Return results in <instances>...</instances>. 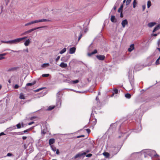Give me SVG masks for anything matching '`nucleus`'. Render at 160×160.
I'll return each instance as SVG.
<instances>
[{"label":"nucleus","mask_w":160,"mask_h":160,"mask_svg":"<svg viewBox=\"0 0 160 160\" xmlns=\"http://www.w3.org/2000/svg\"><path fill=\"white\" fill-rule=\"evenodd\" d=\"M93 120V124H95L97 122V120L96 119H94Z\"/></svg>","instance_id":"39"},{"label":"nucleus","mask_w":160,"mask_h":160,"mask_svg":"<svg viewBox=\"0 0 160 160\" xmlns=\"http://www.w3.org/2000/svg\"><path fill=\"white\" fill-rule=\"evenodd\" d=\"M34 122H30L28 123V125H31L32 124L34 123Z\"/></svg>","instance_id":"52"},{"label":"nucleus","mask_w":160,"mask_h":160,"mask_svg":"<svg viewBox=\"0 0 160 160\" xmlns=\"http://www.w3.org/2000/svg\"><path fill=\"white\" fill-rule=\"evenodd\" d=\"M56 150V153L58 155L60 153L59 150L58 149H57Z\"/></svg>","instance_id":"42"},{"label":"nucleus","mask_w":160,"mask_h":160,"mask_svg":"<svg viewBox=\"0 0 160 160\" xmlns=\"http://www.w3.org/2000/svg\"><path fill=\"white\" fill-rule=\"evenodd\" d=\"M117 7L115 6H114L113 7V9L114 10H115L116 9Z\"/></svg>","instance_id":"58"},{"label":"nucleus","mask_w":160,"mask_h":160,"mask_svg":"<svg viewBox=\"0 0 160 160\" xmlns=\"http://www.w3.org/2000/svg\"><path fill=\"white\" fill-rule=\"evenodd\" d=\"M81 154H82V156L83 155H85L86 154V152H83V153H81Z\"/></svg>","instance_id":"57"},{"label":"nucleus","mask_w":160,"mask_h":160,"mask_svg":"<svg viewBox=\"0 0 160 160\" xmlns=\"http://www.w3.org/2000/svg\"><path fill=\"white\" fill-rule=\"evenodd\" d=\"M30 41L29 39L27 40L24 42V45L25 46H28L29 45Z\"/></svg>","instance_id":"15"},{"label":"nucleus","mask_w":160,"mask_h":160,"mask_svg":"<svg viewBox=\"0 0 160 160\" xmlns=\"http://www.w3.org/2000/svg\"><path fill=\"white\" fill-rule=\"evenodd\" d=\"M113 92L114 94H117L118 92V90L117 89H115L113 90Z\"/></svg>","instance_id":"33"},{"label":"nucleus","mask_w":160,"mask_h":160,"mask_svg":"<svg viewBox=\"0 0 160 160\" xmlns=\"http://www.w3.org/2000/svg\"><path fill=\"white\" fill-rule=\"evenodd\" d=\"M30 33V32H29V30H28V31H26L25 32H24V33H23V34L24 35H26V34H27L28 33Z\"/></svg>","instance_id":"40"},{"label":"nucleus","mask_w":160,"mask_h":160,"mask_svg":"<svg viewBox=\"0 0 160 160\" xmlns=\"http://www.w3.org/2000/svg\"><path fill=\"white\" fill-rule=\"evenodd\" d=\"M55 106H49L48 108L47 109V110L48 111H51L54 109L55 108Z\"/></svg>","instance_id":"17"},{"label":"nucleus","mask_w":160,"mask_h":160,"mask_svg":"<svg viewBox=\"0 0 160 160\" xmlns=\"http://www.w3.org/2000/svg\"><path fill=\"white\" fill-rule=\"evenodd\" d=\"M7 55V53H4L2 54H0V60L5 58L3 57V56H5Z\"/></svg>","instance_id":"16"},{"label":"nucleus","mask_w":160,"mask_h":160,"mask_svg":"<svg viewBox=\"0 0 160 160\" xmlns=\"http://www.w3.org/2000/svg\"><path fill=\"white\" fill-rule=\"evenodd\" d=\"M103 155L106 157H108L109 156V154L108 152H104Z\"/></svg>","instance_id":"32"},{"label":"nucleus","mask_w":160,"mask_h":160,"mask_svg":"<svg viewBox=\"0 0 160 160\" xmlns=\"http://www.w3.org/2000/svg\"><path fill=\"white\" fill-rule=\"evenodd\" d=\"M114 93L113 92L112 93V95H111V97H112L114 95Z\"/></svg>","instance_id":"61"},{"label":"nucleus","mask_w":160,"mask_h":160,"mask_svg":"<svg viewBox=\"0 0 160 160\" xmlns=\"http://www.w3.org/2000/svg\"><path fill=\"white\" fill-rule=\"evenodd\" d=\"M157 49L160 52V48H158Z\"/></svg>","instance_id":"64"},{"label":"nucleus","mask_w":160,"mask_h":160,"mask_svg":"<svg viewBox=\"0 0 160 160\" xmlns=\"http://www.w3.org/2000/svg\"><path fill=\"white\" fill-rule=\"evenodd\" d=\"M19 98L21 99H25V98L24 95L22 93H21L20 96Z\"/></svg>","instance_id":"20"},{"label":"nucleus","mask_w":160,"mask_h":160,"mask_svg":"<svg viewBox=\"0 0 160 160\" xmlns=\"http://www.w3.org/2000/svg\"><path fill=\"white\" fill-rule=\"evenodd\" d=\"M121 148L120 146H112L110 148V152L113 155H116L120 151Z\"/></svg>","instance_id":"1"},{"label":"nucleus","mask_w":160,"mask_h":160,"mask_svg":"<svg viewBox=\"0 0 160 160\" xmlns=\"http://www.w3.org/2000/svg\"><path fill=\"white\" fill-rule=\"evenodd\" d=\"M86 131L88 133H89L91 131L89 129H86Z\"/></svg>","instance_id":"46"},{"label":"nucleus","mask_w":160,"mask_h":160,"mask_svg":"<svg viewBox=\"0 0 160 160\" xmlns=\"http://www.w3.org/2000/svg\"><path fill=\"white\" fill-rule=\"evenodd\" d=\"M42 133L43 135H45L46 133V132L44 130H42Z\"/></svg>","instance_id":"43"},{"label":"nucleus","mask_w":160,"mask_h":160,"mask_svg":"<svg viewBox=\"0 0 160 160\" xmlns=\"http://www.w3.org/2000/svg\"><path fill=\"white\" fill-rule=\"evenodd\" d=\"M49 63H44L42 65L41 67L42 68H45L49 66Z\"/></svg>","instance_id":"19"},{"label":"nucleus","mask_w":160,"mask_h":160,"mask_svg":"<svg viewBox=\"0 0 160 160\" xmlns=\"http://www.w3.org/2000/svg\"><path fill=\"white\" fill-rule=\"evenodd\" d=\"M97 58L99 60H103L105 58V56L103 55H97L96 56Z\"/></svg>","instance_id":"5"},{"label":"nucleus","mask_w":160,"mask_h":160,"mask_svg":"<svg viewBox=\"0 0 160 160\" xmlns=\"http://www.w3.org/2000/svg\"><path fill=\"white\" fill-rule=\"evenodd\" d=\"M82 156V154H81V153H78L77 154H76L74 157V159H76L78 158L81 157Z\"/></svg>","instance_id":"21"},{"label":"nucleus","mask_w":160,"mask_h":160,"mask_svg":"<svg viewBox=\"0 0 160 160\" xmlns=\"http://www.w3.org/2000/svg\"><path fill=\"white\" fill-rule=\"evenodd\" d=\"M156 24V22H151L149 23L148 24V26L150 27H152L154 25Z\"/></svg>","instance_id":"13"},{"label":"nucleus","mask_w":160,"mask_h":160,"mask_svg":"<svg viewBox=\"0 0 160 160\" xmlns=\"http://www.w3.org/2000/svg\"><path fill=\"white\" fill-rule=\"evenodd\" d=\"M125 97L128 98H130L131 97V95L129 93H127L125 94Z\"/></svg>","instance_id":"27"},{"label":"nucleus","mask_w":160,"mask_h":160,"mask_svg":"<svg viewBox=\"0 0 160 160\" xmlns=\"http://www.w3.org/2000/svg\"><path fill=\"white\" fill-rule=\"evenodd\" d=\"M27 138V137H26V136H23L22 137V138L23 140H25V139H26Z\"/></svg>","instance_id":"53"},{"label":"nucleus","mask_w":160,"mask_h":160,"mask_svg":"<svg viewBox=\"0 0 160 160\" xmlns=\"http://www.w3.org/2000/svg\"><path fill=\"white\" fill-rule=\"evenodd\" d=\"M84 137V135H81L80 136H77V138H81V137Z\"/></svg>","instance_id":"50"},{"label":"nucleus","mask_w":160,"mask_h":160,"mask_svg":"<svg viewBox=\"0 0 160 160\" xmlns=\"http://www.w3.org/2000/svg\"><path fill=\"white\" fill-rule=\"evenodd\" d=\"M27 38V37H24L22 38H18L16 39H15L11 40V41H6L4 42V43H9V44H13V43H16L18 42H20L21 41Z\"/></svg>","instance_id":"2"},{"label":"nucleus","mask_w":160,"mask_h":160,"mask_svg":"<svg viewBox=\"0 0 160 160\" xmlns=\"http://www.w3.org/2000/svg\"><path fill=\"white\" fill-rule=\"evenodd\" d=\"M41 27H38V28H32V29H30L29 30L30 33L31 32L35 30H36L37 29H39V28H41Z\"/></svg>","instance_id":"18"},{"label":"nucleus","mask_w":160,"mask_h":160,"mask_svg":"<svg viewBox=\"0 0 160 160\" xmlns=\"http://www.w3.org/2000/svg\"><path fill=\"white\" fill-rule=\"evenodd\" d=\"M59 66L62 68H66L67 67V64L66 63H65L63 62H62L60 64Z\"/></svg>","instance_id":"8"},{"label":"nucleus","mask_w":160,"mask_h":160,"mask_svg":"<svg viewBox=\"0 0 160 160\" xmlns=\"http://www.w3.org/2000/svg\"><path fill=\"white\" fill-rule=\"evenodd\" d=\"M114 93L113 92L112 93V95H111V97H112L114 95Z\"/></svg>","instance_id":"62"},{"label":"nucleus","mask_w":160,"mask_h":160,"mask_svg":"<svg viewBox=\"0 0 160 160\" xmlns=\"http://www.w3.org/2000/svg\"><path fill=\"white\" fill-rule=\"evenodd\" d=\"M49 76L50 74H43L42 75V76L43 77H49Z\"/></svg>","instance_id":"31"},{"label":"nucleus","mask_w":160,"mask_h":160,"mask_svg":"<svg viewBox=\"0 0 160 160\" xmlns=\"http://www.w3.org/2000/svg\"><path fill=\"white\" fill-rule=\"evenodd\" d=\"M50 21L49 20H48V19H40V20H36L32 21L30 22L26 23L25 24V26H28V25H29L32 24H33L35 23H38V22H49V21Z\"/></svg>","instance_id":"3"},{"label":"nucleus","mask_w":160,"mask_h":160,"mask_svg":"<svg viewBox=\"0 0 160 160\" xmlns=\"http://www.w3.org/2000/svg\"><path fill=\"white\" fill-rule=\"evenodd\" d=\"M128 21L127 19H125L123 20L121 23V24L123 28H125V25H128Z\"/></svg>","instance_id":"6"},{"label":"nucleus","mask_w":160,"mask_h":160,"mask_svg":"<svg viewBox=\"0 0 160 160\" xmlns=\"http://www.w3.org/2000/svg\"><path fill=\"white\" fill-rule=\"evenodd\" d=\"M72 83L73 84L77 83L79 82V80H76L74 81H72Z\"/></svg>","instance_id":"30"},{"label":"nucleus","mask_w":160,"mask_h":160,"mask_svg":"<svg viewBox=\"0 0 160 160\" xmlns=\"http://www.w3.org/2000/svg\"><path fill=\"white\" fill-rule=\"evenodd\" d=\"M131 0H127L126 2V5H128L131 2Z\"/></svg>","instance_id":"36"},{"label":"nucleus","mask_w":160,"mask_h":160,"mask_svg":"<svg viewBox=\"0 0 160 160\" xmlns=\"http://www.w3.org/2000/svg\"><path fill=\"white\" fill-rule=\"evenodd\" d=\"M97 50L96 49H95L94 50L93 52L90 53H88V56H90L93 54L97 53Z\"/></svg>","instance_id":"12"},{"label":"nucleus","mask_w":160,"mask_h":160,"mask_svg":"<svg viewBox=\"0 0 160 160\" xmlns=\"http://www.w3.org/2000/svg\"><path fill=\"white\" fill-rule=\"evenodd\" d=\"M72 80H68V79H67V82L68 83H72Z\"/></svg>","instance_id":"41"},{"label":"nucleus","mask_w":160,"mask_h":160,"mask_svg":"<svg viewBox=\"0 0 160 160\" xmlns=\"http://www.w3.org/2000/svg\"><path fill=\"white\" fill-rule=\"evenodd\" d=\"M159 61V59H158L156 60V62H155V64L156 65H158L160 64Z\"/></svg>","instance_id":"34"},{"label":"nucleus","mask_w":160,"mask_h":160,"mask_svg":"<svg viewBox=\"0 0 160 160\" xmlns=\"http://www.w3.org/2000/svg\"><path fill=\"white\" fill-rule=\"evenodd\" d=\"M149 152L150 153H149V154H150V156H153L154 157H159V155H158L156 153L155 151L154 150H150L149 151Z\"/></svg>","instance_id":"4"},{"label":"nucleus","mask_w":160,"mask_h":160,"mask_svg":"<svg viewBox=\"0 0 160 160\" xmlns=\"http://www.w3.org/2000/svg\"><path fill=\"white\" fill-rule=\"evenodd\" d=\"M142 10L143 11H144L145 10V8H146L145 6V5L142 6Z\"/></svg>","instance_id":"51"},{"label":"nucleus","mask_w":160,"mask_h":160,"mask_svg":"<svg viewBox=\"0 0 160 160\" xmlns=\"http://www.w3.org/2000/svg\"><path fill=\"white\" fill-rule=\"evenodd\" d=\"M19 87V86L18 84H16L14 86V88L15 89L18 88Z\"/></svg>","instance_id":"44"},{"label":"nucleus","mask_w":160,"mask_h":160,"mask_svg":"<svg viewBox=\"0 0 160 160\" xmlns=\"http://www.w3.org/2000/svg\"><path fill=\"white\" fill-rule=\"evenodd\" d=\"M34 118V117H32L31 118V120H32V119H33V118Z\"/></svg>","instance_id":"63"},{"label":"nucleus","mask_w":160,"mask_h":160,"mask_svg":"<svg viewBox=\"0 0 160 160\" xmlns=\"http://www.w3.org/2000/svg\"><path fill=\"white\" fill-rule=\"evenodd\" d=\"M160 44V40L159 39L158 40V46H159Z\"/></svg>","instance_id":"55"},{"label":"nucleus","mask_w":160,"mask_h":160,"mask_svg":"<svg viewBox=\"0 0 160 160\" xmlns=\"http://www.w3.org/2000/svg\"><path fill=\"white\" fill-rule=\"evenodd\" d=\"M110 20L112 22H116L115 17L113 15H112L110 18Z\"/></svg>","instance_id":"14"},{"label":"nucleus","mask_w":160,"mask_h":160,"mask_svg":"<svg viewBox=\"0 0 160 160\" xmlns=\"http://www.w3.org/2000/svg\"><path fill=\"white\" fill-rule=\"evenodd\" d=\"M82 33H80V36L78 38V41H79L80 39L82 37Z\"/></svg>","instance_id":"38"},{"label":"nucleus","mask_w":160,"mask_h":160,"mask_svg":"<svg viewBox=\"0 0 160 160\" xmlns=\"http://www.w3.org/2000/svg\"><path fill=\"white\" fill-rule=\"evenodd\" d=\"M137 0H134L133 2V7L134 8H135L136 6L137 3L136 2Z\"/></svg>","instance_id":"25"},{"label":"nucleus","mask_w":160,"mask_h":160,"mask_svg":"<svg viewBox=\"0 0 160 160\" xmlns=\"http://www.w3.org/2000/svg\"><path fill=\"white\" fill-rule=\"evenodd\" d=\"M51 147L53 151L54 152H55L56 151V147H55L54 146L51 145Z\"/></svg>","instance_id":"29"},{"label":"nucleus","mask_w":160,"mask_h":160,"mask_svg":"<svg viewBox=\"0 0 160 160\" xmlns=\"http://www.w3.org/2000/svg\"><path fill=\"white\" fill-rule=\"evenodd\" d=\"M5 135V134L3 132L0 133V136H1L2 135Z\"/></svg>","instance_id":"56"},{"label":"nucleus","mask_w":160,"mask_h":160,"mask_svg":"<svg viewBox=\"0 0 160 160\" xmlns=\"http://www.w3.org/2000/svg\"><path fill=\"white\" fill-rule=\"evenodd\" d=\"M66 51V48H64L60 51V54H62V53H64V52H65Z\"/></svg>","instance_id":"28"},{"label":"nucleus","mask_w":160,"mask_h":160,"mask_svg":"<svg viewBox=\"0 0 160 160\" xmlns=\"http://www.w3.org/2000/svg\"><path fill=\"white\" fill-rule=\"evenodd\" d=\"M8 50H9V51H11L12 52H17V51H14L12 50H10V49H8Z\"/></svg>","instance_id":"60"},{"label":"nucleus","mask_w":160,"mask_h":160,"mask_svg":"<svg viewBox=\"0 0 160 160\" xmlns=\"http://www.w3.org/2000/svg\"><path fill=\"white\" fill-rule=\"evenodd\" d=\"M12 155V154L10 153H8L7 154V156H11Z\"/></svg>","instance_id":"48"},{"label":"nucleus","mask_w":160,"mask_h":160,"mask_svg":"<svg viewBox=\"0 0 160 160\" xmlns=\"http://www.w3.org/2000/svg\"><path fill=\"white\" fill-rule=\"evenodd\" d=\"M92 154L89 153V154L87 155H86V157H91V156H92Z\"/></svg>","instance_id":"45"},{"label":"nucleus","mask_w":160,"mask_h":160,"mask_svg":"<svg viewBox=\"0 0 160 160\" xmlns=\"http://www.w3.org/2000/svg\"><path fill=\"white\" fill-rule=\"evenodd\" d=\"M16 68L15 67L14 68H9L8 69V71H13L16 70Z\"/></svg>","instance_id":"24"},{"label":"nucleus","mask_w":160,"mask_h":160,"mask_svg":"<svg viewBox=\"0 0 160 160\" xmlns=\"http://www.w3.org/2000/svg\"><path fill=\"white\" fill-rule=\"evenodd\" d=\"M133 153L131 155V157H133V155H134V154L135 153Z\"/></svg>","instance_id":"59"},{"label":"nucleus","mask_w":160,"mask_h":160,"mask_svg":"<svg viewBox=\"0 0 160 160\" xmlns=\"http://www.w3.org/2000/svg\"><path fill=\"white\" fill-rule=\"evenodd\" d=\"M40 88L39 89H37V90H36L35 91L36 92H39L40 90H42V89H44V88Z\"/></svg>","instance_id":"35"},{"label":"nucleus","mask_w":160,"mask_h":160,"mask_svg":"<svg viewBox=\"0 0 160 160\" xmlns=\"http://www.w3.org/2000/svg\"><path fill=\"white\" fill-rule=\"evenodd\" d=\"M134 44H131L129 48L128 49V51L131 52L132 51L134 48Z\"/></svg>","instance_id":"11"},{"label":"nucleus","mask_w":160,"mask_h":160,"mask_svg":"<svg viewBox=\"0 0 160 160\" xmlns=\"http://www.w3.org/2000/svg\"><path fill=\"white\" fill-rule=\"evenodd\" d=\"M60 57L59 56H58L57 57V58L55 60L56 62L58 61L59 60V59H60Z\"/></svg>","instance_id":"47"},{"label":"nucleus","mask_w":160,"mask_h":160,"mask_svg":"<svg viewBox=\"0 0 160 160\" xmlns=\"http://www.w3.org/2000/svg\"><path fill=\"white\" fill-rule=\"evenodd\" d=\"M121 13H120V17L121 18H122L123 17V14L122 13V12H121Z\"/></svg>","instance_id":"54"},{"label":"nucleus","mask_w":160,"mask_h":160,"mask_svg":"<svg viewBox=\"0 0 160 160\" xmlns=\"http://www.w3.org/2000/svg\"><path fill=\"white\" fill-rule=\"evenodd\" d=\"M76 50V48L75 47H73L70 48L69 49V53L72 54L74 53Z\"/></svg>","instance_id":"7"},{"label":"nucleus","mask_w":160,"mask_h":160,"mask_svg":"<svg viewBox=\"0 0 160 160\" xmlns=\"http://www.w3.org/2000/svg\"><path fill=\"white\" fill-rule=\"evenodd\" d=\"M35 83V82H34L32 83H28L26 84V86H31L34 85Z\"/></svg>","instance_id":"22"},{"label":"nucleus","mask_w":160,"mask_h":160,"mask_svg":"<svg viewBox=\"0 0 160 160\" xmlns=\"http://www.w3.org/2000/svg\"><path fill=\"white\" fill-rule=\"evenodd\" d=\"M151 6V2L149 0L147 2V7L149 8Z\"/></svg>","instance_id":"26"},{"label":"nucleus","mask_w":160,"mask_h":160,"mask_svg":"<svg viewBox=\"0 0 160 160\" xmlns=\"http://www.w3.org/2000/svg\"><path fill=\"white\" fill-rule=\"evenodd\" d=\"M30 129H27V130H25L23 131V132L24 133H26V132H27L28 131H29V130H30Z\"/></svg>","instance_id":"49"},{"label":"nucleus","mask_w":160,"mask_h":160,"mask_svg":"<svg viewBox=\"0 0 160 160\" xmlns=\"http://www.w3.org/2000/svg\"><path fill=\"white\" fill-rule=\"evenodd\" d=\"M16 126L18 128H21V126L20 123L17 124L16 125Z\"/></svg>","instance_id":"37"},{"label":"nucleus","mask_w":160,"mask_h":160,"mask_svg":"<svg viewBox=\"0 0 160 160\" xmlns=\"http://www.w3.org/2000/svg\"><path fill=\"white\" fill-rule=\"evenodd\" d=\"M123 5H122L119 8L118 10V12H122V8H123Z\"/></svg>","instance_id":"23"},{"label":"nucleus","mask_w":160,"mask_h":160,"mask_svg":"<svg viewBox=\"0 0 160 160\" xmlns=\"http://www.w3.org/2000/svg\"><path fill=\"white\" fill-rule=\"evenodd\" d=\"M55 140L54 138H51L49 140V144L51 146L55 142Z\"/></svg>","instance_id":"10"},{"label":"nucleus","mask_w":160,"mask_h":160,"mask_svg":"<svg viewBox=\"0 0 160 160\" xmlns=\"http://www.w3.org/2000/svg\"><path fill=\"white\" fill-rule=\"evenodd\" d=\"M160 28V24L157 25L153 29L152 32H154L157 30L159 29Z\"/></svg>","instance_id":"9"}]
</instances>
